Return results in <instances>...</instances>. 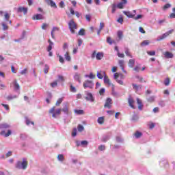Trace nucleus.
I'll return each instance as SVG.
<instances>
[{"label": "nucleus", "mask_w": 175, "mask_h": 175, "mask_svg": "<svg viewBox=\"0 0 175 175\" xmlns=\"http://www.w3.org/2000/svg\"><path fill=\"white\" fill-rule=\"evenodd\" d=\"M104 83L105 84H108V85H111V83H110V79H109V77H107V75L104 77Z\"/></svg>", "instance_id": "27"}, {"label": "nucleus", "mask_w": 175, "mask_h": 175, "mask_svg": "<svg viewBox=\"0 0 175 175\" xmlns=\"http://www.w3.org/2000/svg\"><path fill=\"white\" fill-rule=\"evenodd\" d=\"M107 43H109V44H113V40H111V38H107Z\"/></svg>", "instance_id": "52"}, {"label": "nucleus", "mask_w": 175, "mask_h": 175, "mask_svg": "<svg viewBox=\"0 0 175 175\" xmlns=\"http://www.w3.org/2000/svg\"><path fill=\"white\" fill-rule=\"evenodd\" d=\"M57 159L60 162H64V161H65V157H64V154H59L57 156Z\"/></svg>", "instance_id": "32"}, {"label": "nucleus", "mask_w": 175, "mask_h": 175, "mask_svg": "<svg viewBox=\"0 0 175 175\" xmlns=\"http://www.w3.org/2000/svg\"><path fill=\"white\" fill-rule=\"evenodd\" d=\"M43 18H44L43 15L40 14H37L32 17L33 20H43Z\"/></svg>", "instance_id": "19"}, {"label": "nucleus", "mask_w": 175, "mask_h": 175, "mask_svg": "<svg viewBox=\"0 0 175 175\" xmlns=\"http://www.w3.org/2000/svg\"><path fill=\"white\" fill-rule=\"evenodd\" d=\"M73 77L74 80L78 81V83H81V74L75 72Z\"/></svg>", "instance_id": "13"}, {"label": "nucleus", "mask_w": 175, "mask_h": 175, "mask_svg": "<svg viewBox=\"0 0 175 175\" xmlns=\"http://www.w3.org/2000/svg\"><path fill=\"white\" fill-rule=\"evenodd\" d=\"M116 142L118 143H122L123 139L122 138H121V137H116Z\"/></svg>", "instance_id": "60"}, {"label": "nucleus", "mask_w": 175, "mask_h": 175, "mask_svg": "<svg viewBox=\"0 0 175 175\" xmlns=\"http://www.w3.org/2000/svg\"><path fill=\"white\" fill-rule=\"evenodd\" d=\"M51 85L53 88H54V87H57V85H58V83L57 81H55L53 83H51Z\"/></svg>", "instance_id": "64"}, {"label": "nucleus", "mask_w": 175, "mask_h": 175, "mask_svg": "<svg viewBox=\"0 0 175 175\" xmlns=\"http://www.w3.org/2000/svg\"><path fill=\"white\" fill-rule=\"evenodd\" d=\"M87 96L85 97V99L88 100L89 102H95V98H94V96L92 95V93L87 92L86 94Z\"/></svg>", "instance_id": "8"}, {"label": "nucleus", "mask_w": 175, "mask_h": 175, "mask_svg": "<svg viewBox=\"0 0 175 175\" xmlns=\"http://www.w3.org/2000/svg\"><path fill=\"white\" fill-rule=\"evenodd\" d=\"M62 111L66 114V116L70 114V111H69V103H63V109H62Z\"/></svg>", "instance_id": "7"}, {"label": "nucleus", "mask_w": 175, "mask_h": 175, "mask_svg": "<svg viewBox=\"0 0 175 175\" xmlns=\"http://www.w3.org/2000/svg\"><path fill=\"white\" fill-rule=\"evenodd\" d=\"M68 28L71 33H76L75 29H77V25L75 23V21L70 20L68 23Z\"/></svg>", "instance_id": "2"}, {"label": "nucleus", "mask_w": 175, "mask_h": 175, "mask_svg": "<svg viewBox=\"0 0 175 175\" xmlns=\"http://www.w3.org/2000/svg\"><path fill=\"white\" fill-rule=\"evenodd\" d=\"M124 5L122 2L118 3L116 5L118 9H124Z\"/></svg>", "instance_id": "49"}, {"label": "nucleus", "mask_w": 175, "mask_h": 175, "mask_svg": "<svg viewBox=\"0 0 175 175\" xmlns=\"http://www.w3.org/2000/svg\"><path fill=\"white\" fill-rule=\"evenodd\" d=\"M28 73V68H25L20 72V75H27Z\"/></svg>", "instance_id": "44"}, {"label": "nucleus", "mask_w": 175, "mask_h": 175, "mask_svg": "<svg viewBox=\"0 0 175 175\" xmlns=\"http://www.w3.org/2000/svg\"><path fill=\"white\" fill-rule=\"evenodd\" d=\"M97 122L102 125L105 122V118L104 117H99L97 120Z\"/></svg>", "instance_id": "29"}, {"label": "nucleus", "mask_w": 175, "mask_h": 175, "mask_svg": "<svg viewBox=\"0 0 175 175\" xmlns=\"http://www.w3.org/2000/svg\"><path fill=\"white\" fill-rule=\"evenodd\" d=\"M105 76H106V72L103 70H100L97 72V77L100 80H102V79H103V77L105 78Z\"/></svg>", "instance_id": "12"}, {"label": "nucleus", "mask_w": 175, "mask_h": 175, "mask_svg": "<svg viewBox=\"0 0 175 175\" xmlns=\"http://www.w3.org/2000/svg\"><path fill=\"white\" fill-rule=\"evenodd\" d=\"M172 8V5L170 3H167L163 7V10H167V9Z\"/></svg>", "instance_id": "38"}, {"label": "nucleus", "mask_w": 175, "mask_h": 175, "mask_svg": "<svg viewBox=\"0 0 175 175\" xmlns=\"http://www.w3.org/2000/svg\"><path fill=\"white\" fill-rule=\"evenodd\" d=\"M99 151H105L106 150V146L105 145H100L98 146Z\"/></svg>", "instance_id": "43"}, {"label": "nucleus", "mask_w": 175, "mask_h": 175, "mask_svg": "<svg viewBox=\"0 0 175 175\" xmlns=\"http://www.w3.org/2000/svg\"><path fill=\"white\" fill-rule=\"evenodd\" d=\"M3 16L4 21H6V23H10V24H12V21H10V14L8 13V12L0 10V17H3Z\"/></svg>", "instance_id": "3"}, {"label": "nucleus", "mask_w": 175, "mask_h": 175, "mask_svg": "<svg viewBox=\"0 0 175 175\" xmlns=\"http://www.w3.org/2000/svg\"><path fill=\"white\" fill-rule=\"evenodd\" d=\"M70 91L71 92H76V88H75L73 85H70Z\"/></svg>", "instance_id": "55"}, {"label": "nucleus", "mask_w": 175, "mask_h": 175, "mask_svg": "<svg viewBox=\"0 0 175 175\" xmlns=\"http://www.w3.org/2000/svg\"><path fill=\"white\" fill-rule=\"evenodd\" d=\"M74 112L78 115L84 114V111L82 109H75Z\"/></svg>", "instance_id": "31"}, {"label": "nucleus", "mask_w": 175, "mask_h": 175, "mask_svg": "<svg viewBox=\"0 0 175 175\" xmlns=\"http://www.w3.org/2000/svg\"><path fill=\"white\" fill-rule=\"evenodd\" d=\"M163 54H164L165 58H167V59L173 58L174 57V55H173V53L169 51H166Z\"/></svg>", "instance_id": "18"}, {"label": "nucleus", "mask_w": 175, "mask_h": 175, "mask_svg": "<svg viewBox=\"0 0 175 175\" xmlns=\"http://www.w3.org/2000/svg\"><path fill=\"white\" fill-rule=\"evenodd\" d=\"M1 26L3 28V31H8V29H9V26H8V22H6V21L1 23Z\"/></svg>", "instance_id": "20"}, {"label": "nucleus", "mask_w": 175, "mask_h": 175, "mask_svg": "<svg viewBox=\"0 0 175 175\" xmlns=\"http://www.w3.org/2000/svg\"><path fill=\"white\" fill-rule=\"evenodd\" d=\"M174 32V29H173L165 32L162 36H159V37H157V41L161 42V40H163V39H165V38H167V36H169V35H172V33Z\"/></svg>", "instance_id": "4"}, {"label": "nucleus", "mask_w": 175, "mask_h": 175, "mask_svg": "<svg viewBox=\"0 0 175 175\" xmlns=\"http://www.w3.org/2000/svg\"><path fill=\"white\" fill-rule=\"evenodd\" d=\"M111 137V134L110 133H109L108 134H107L103 137L102 142H103L104 143H106V142H107L108 140L110 139Z\"/></svg>", "instance_id": "16"}, {"label": "nucleus", "mask_w": 175, "mask_h": 175, "mask_svg": "<svg viewBox=\"0 0 175 175\" xmlns=\"http://www.w3.org/2000/svg\"><path fill=\"white\" fill-rule=\"evenodd\" d=\"M150 44V41L149 40H144L141 43V46H148Z\"/></svg>", "instance_id": "39"}, {"label": "nucleus", "mask_w": 175, "mask_h": 175, "mask_svg": "<svg viewBox=\"0 0 175 175\" xmlns=\"http://www.w3.org/2000/svg\"><path fill=\"white\" fill-rule=\"evenodd\" d=\"M64 58H65V59H66L68 62L71 61V59H72V58L70 57V55H69L68 52H66L65 53Z\"/></svg>", "instance_id": "30"}, {"label": "nucleus", "mask_w": 175, "mask_h": 175, "mask_svg": "<svg viewBox=\"0 0 175 175\" xmlns=\"http://www.w3.org/2000/svg\"><path fill=\"white\" fill-rule=\"evenodd\" d=\"M135 59H131L129 60V68H133L135 66Z\"/></svg>", "instance_id": "26"}, {"label": "nucleus", "mask_w": 175, "mask_h": 175, "mask_svg": "<svg viewBox=\"0 0 175 175\" xmlns=\"http://www.w3.org/2000/svg\"><path fill=\"white\" fill-rule=\"evenodd\" d=\"M164 84L167 87L170 84V78H166L164 81Z\"/></svg>", "instance_id": "41"}, {"label": "nucleus", "mask_w": 175, "mask_h": 175, "mask_svg": "<svg viewBox=\"0 0 175 175\" xmlns=\"http://www.w3.org/2000/svg\"><path fill=\"white\" fill-rule=\"evenodd\" d=\"M26 120V124L29 125V124H31L32 125H34L35 123L33 122H31L28 118H25Z\"/></svg>", "instance_id": "51"}, {"label": "nucleus", "mask_w": 175, "mask_h": 175, "mask_svg": "<svg viewBox=\"0 0 175 175\" xmlns=\"http://www.w3.org/2000/svg\"><path fill=\"white\" fill-rule=\"evenodd\" d=\"M139 120V116L134 114L132 117V121H137Z\"/></svg>", "instance_id": "47"}, {"label": "nucleus", "mask_w": 175, "mask_h": 175, "mask_svg": "<svg viewBox=\"0 0 175 175\" xmlns=\"http://www.w3.org/2000/svg\"><path fill=\"white\" fill-rule=\"evenodd\" d=\"M118 57H119V58H124L125 55L124 53H121L120 52H118L117 53Z\"/></svg>", "instance_id": "57"}, {"label": "nucleus", "mask_w": 175, "mask_h": 175, "mask_svg": "<svg viewBox=\"0 0 175 175\" xmlns=\"http://www.w3.org/2000/svg\"><path fill=\"white\" fill-rule=\"evenodd\" d=\"M47 27H49V24L43 23L42 25V29L46 30L47 29Z\"/></svg>", "instance_id": "56"}, {"label": "nucleus", "mask_w": 175, "mask_h": 175, "mask_svg": "<svg viewBox=\"0 0 175 175\" xmlns=\"http://www.w3.org/2000/svg\"><path fill=\"white\" fill-rule=\"evenodd\" d=\"M143 135V133H142L141 132L137 131L135 133V136L136 137V139H139V137H142V136Z\"/></svg>", "instance_id": "36"}, {"label": "nucleus", "mask_w": 175, "mask_h": 175, "mask_svg": "<svg viewBox=\"0 0 175 175\" xmlns=\"http://www.w3.org/2000/svg\"><path fill=\"white\" fill-rule=\"evenodd\" d=\"M49 69H50V67L49 66V65L45 64L44 68V73H45V75H47V73H49Z\"/></svg>", "instance_id": "34"}, {"label": "nucleus", "mask_w": 175, "mask_h": 175, "mask_svg": "<svg viewBox=\"0 0 175 175\" xmlns=\"http://www.w3.org/2000/svg\"><path fill=\"white\" fill-rule=\"evenodd\" d=\"M133 70H135V72H140V66H137L133 68Z\"/></svg>", "instance_id": "62"}, {"label": "nucleus", "mask_w": 175, "mask_h": 175, "mask_svg": "<svg viewBox=\"0 0 175 175\" xmlns=\"http://www.w3.org/2000/svg\"><path fill=\"white\" fill-rule=\"evenodd\" d=\"M147 54L150 56L155 55V51H147Z\"/></svg>", "instance_id": "58"}, {"label": "nucleus", "mask_w": 175, "mask_h": 175, "mask_svg": "<svg viewBox=\"0 0 175 175\" xmlns=\"http://www.w3.org/2000/svg\"><path fill=\"white\" fill-rule=\"evenodd\" d=\"M84 131V126L81 124L78 125V131L79 132H83Z\"/></svg>", "instance_id": "46"}, {"label": "nucleus", "mask_w": 175, "mask_h": 175, "mask_svg": "<svg viewBox=\"0 0 175 175\" xmlns=\"http://www.w3.org/2000/svg\"><path fill=\"white\" fill-rule=\"evenodd\" d=\"M0 135H1V136H4V137H9V136H10V135H12V131L8 130L7 133L5 131H2L0 133Z\"/></svg>", "instance_id": "15"}, {"label": "nucleus", "mask_w": 175, "mask_h": 175, "mask_svg": "<svg viewBox=\"0 0 175 175\" xmlns=\"http://www.w3.org/2000/svg\"><path fill=\"white\" fill-rule=\"evenodd\" d=\"M23 14H27L28 13V8L25 7H19L17 9V13H23Z\"/></svg>", "instance_id": "11"}, {"label": "nucleus", "mask_w": 175, "mask_h": 175, "mask_svg": "<svg viewBox=\"0 0 175 175\" xmlns=\"http://www.w3.org/2000/svg\"><path fill=\"white\" fill-rule=\"evenodd\" d=\"M118 77H120V73L116 72L113 75V78L115 80H118Z\"/></svg>", "instance_id": "59"}, {"label": "nucleus", "mask_w": 175, "mask_h": 175, "mask_svg": "<svg viewBox=\"0 0 175 175\" xmlns=\"http://www.w3.org/2000/svg\"><path fill=\"white\" fill-rule=\"evenodd\" d=\"M124 53L127 57H130V58H133V56L132 55V54H131V52L129 51V49L125 48Z\"/></svg>", "instance_id": "25"}, {"label": "nucleus", "mask_w": 175, "mask_h": 175, "mask_svg": "<svg viewBox=\"0 0 175 175\" xmlns=\"http://www.w3.org/2000/svg\"><path fill=\"white\" fill-rule=\"evenodd\" d=\"M13 155L12 151H9L8 153L5 154V158H9V157H12Z\"/></svg>", "instance_id": "53"}, {"label": "nucleus", "mask_w": 175, "mask_h": 175, "mask_svg": "<svg viewBox=\"0 0 175 175\" xmlns=\"http://www.w3.org/2000/svg\"><path fill=\"white\" fill-rule=\"evenodd\" d=\"M57 31H59V28L57 27H53L51 32L52 39H55V36H54V32H57Z\"/></svg>", "instance_id": "17"}, {"label": "nucleus", "mask_w": 175, "mask_h": 175, "mask_svg": "<svg viewBox=\"0 0 175 175\" xmlns=\"http://www.w3.org/2000/svg\"><path fill=\"white\" fill-rule=\"evenodd\" d=\"M28 166V162L25 159H23V161H18L16 165V169H23V170H25L27 169V167Z\"/></svg>", "instance_id": "1"}, {"label": "nucleus", "mask_w": 175, "mask_h": 175, "mask_svg": "<svg viewBox=\"0 0 175 175\" xmlns=\"http://www.w3.org/2000/svg\"><path fill=\"white\" fill-rule=\"evenodd\" d=\"M118 65L120 68H124V65H125V61L124 60H119L118 61Z\"/></svg>", "instance_id": "35"}, {"label": "nucleus", "mask_w": 175, "mask_h": 175, "mask_svg": "<svg viewBox=\"0 0 175 175\" xmlns=\"http://www.w3.org/2000/svg\"><path fill=\"white\" fill-rule=\"evenodd\" d=\"M13 85L14 91H19L20 90V85L17 82V79H14L12 83H11V85Z\"/></svg>", "instance_id": "9"}, {"label": "nucleus", "mask_w": 175, "mask_h": 175, "mask_svg": "<svg viewBox=\"0 0 175 175\" xmlns=\"http://www.w3.org/2000/svg\"><path fill=\"white\" fill-rule=\"evenodd\" d=\"M57 57H58L59 61L61 64H64L65 62V60L64 59V57H62L60 55H58Z\"/></svg>", "instance_id": "48"}, {"label": "nucleus", "mask_w": 175, "mask_h": 175, "mask_svg": "<svg viewBox=\"0 0 175 175\" xmlns=\"http://www.w3.org/2000/svg\"><path fill=\"white\" fill-rule=\"evenodd\" d=\"M128 102L129 106H131L132 109H135V105H133V103H135V100H133V98L131 97L129 98Z\"/></svg>", "instance_id": "23"}, {"label": "nucleus", "mask_w": 175, "mask_h": 175, "mask_svg": "<svg viewBox=\"0 0 175 175\" xmlns=\"http://www.w3.org/2000/svg\"><path fill=\"white\" fill-rule=\"evenodd\" d=\"M77 135V129H74L72 131V136L75 137Z\"/></svg>", "instance_id": "54"}, {"label": "nucleus", "mask_w": 175, "mask_h": 175, "mask_svg": "<svg viewBox=\"0 0 175 175\" xmlns=\"http://www.w3.org/2000/svg\"><path fill=\"white\" fill-rule=\"evenodd\" d=\"M143 17H144V15L138 14L136 16H135L133 18V20L137 21V20H140V19L143 18Z\"/></svg>", "instance_id": "33"}, {"label": "nucleus", "mask_w": 175, "mask_h": 175, "mask_svg": "<svg viewBox=\"0 0 175 175\" xmlns=\"http://www.w3.org/2000/svg\"><path fill=\"white\" fill-rule=\"evenodd\" d=\"M96 58L98 61L102 59V58H103V53H100L98 52L96 55Z\"/></svg>", "instance_id": "28"}, {"label": "nucleus", "mask_w": 175, "mask_h": 175, "mask_svg": "<svg viewBox=\"0 0 175 175\" xmlns=\"http://www.w3.org/2000/svg\"><path fill=\"white\" fill-rule=\"evenodd\" d=\"M83 88H90V90H92L94 88V83L92 81L86 80L83 82Z\"/></svg>", "instance_id": "6"}, {"label": "nucleus", "mask_w": 175, "mask_h": 175, "mask_svg": "<svg viewBox=\"0 0 175 175\" xmlns=\"http://www.w3.org/2000/svg\"><path fill=\"white\" fill-rule=\"evenodd\" d=\"M105 88H101V89L99 90V94H100V95H103V94H105Z\"/></svg>", "instance_id": "63"}, {"label": "nucleus", "mask_w": 175, "mask_h": 175, "mask_svg": "<svg viewBox=\"0 0 175 175\" xmlns=\"http://www.w3.org/2000/svg\"><path fill=\"white\" fill-rule=\"evenodd\" d=\"M79 35L84 36V35H85V30H84V29H81L79 31Z\"/></svg>", "instance_id": "40"}, {"label": "nucleus", "mask_w": 175, "mask_h": 175, "mask_svg": "<svg viewBox=\"0 0 175 175\" xmlns=\"http://www.w3.org/2000/svg\"><path fill=\"white\" fill-rule=\"evenodd\" d=\"M118 37L119 39H122V31H118Z\"/></svg>", "instance_id": "61"}, {"label": "nucleus", "mask_w": 175, "mask_h": 175, "mask_svg": "<svg viewBox=\"0 0 175 175\" xmlns=\"http://www.w3.org/2000/svg\"><path fill=\"white\" fill-rule=\"evenodd\" d=\"M133 88H134V90H136L137 91L139 88H142V85H137V84L133 83Z\"/></svg>", "instance_id": "45"}, {"label": "nucleus", "mask_w": 175, "mask_h": 175, "mask_svg": "<svg viewBox=\"0 0 175 175\" xmlns=\"http://www.w3.org/2000/svg\"><path fill=\"white\" fill-rule=\"evenodd\" d=\"M17 98V96L14 95H9L8 96L6 97L7 100H12V99H16Z\"/></svg>", "instance_id": "37"}, {"label": "nucleus", "mask_w": 175, "mask_h": 175, "mask_svg": "<svg viewBox=\"0 0 175 175\" xmlns=\"http://www.w3.org/2000/svg\"><path fill=\"white\" fill-rule=\"evenodd\" d=\"M8 128H10V125L8 123L0 124V129H8Z\"/></svg>", "instance_id": "22"}, {"label": "nucleus", "mask_w": 175, "mask_h": 175, "mask_svg": "<svg viewBox=\"0 0 175 175\" xmlns=\"http://www.w3.org/2000/svg\"><path fill=\"white\" fill-rule=\"evenodd\" d=\"M64 100V99L62 98H59L57 102H56V106H59V105H61L62 103V101Z\"/></svg>", "instance_id": "42"}, {"label": "nucleus", "mask_w": 175, "mask_h": 175, "mask_svg": "<svg viewBox=\"0 0 175 175\" xmlns=\"http://www.w3.org/2000/svg\"><path fill=\"white\" fill-rule=\"evenodd\" d=\"M45 2L47 5H51V8H53L54 9H57V4L53 0H45Z\"/></svg>", "instance_id": "14"}, {"label": "nucleus", "mask_w": 175, "mask_h": 175, "mask_svg": "<svg viewBox=\"0 0 175 175\" xmlns=\"http://www.w3.org/2000/svg\"><path fill=\"white\" fill-rule=\"evenodd\" d=\"M111 105H113V100H111V98H107L104 107H107V109H111Z\"/></svg>", "instance_id": "10"}, {"label": "nucleus", "mask_w": 175, "mask_h": 175, "mask_svg": "<svg viewBox=\"0 0 175 175\" xmlns=\"http://www.w3.org/2000/svg\"><path fill=\"white\" fill-rule=\"evenodd\" d=\"M137 103L138 105L139 110H143V104L142 103V100H140V98H137Z\"/></svg>", "instance_id": "21"}, {"label": "nucleus", "mask_w": 175, "mask_h": 175, "mask_svg": "<svg viewBox=\"0 0 175 175\" xmlns=\"http://www.w3.org/2000/svg\"><path fill=\"white\" fill-rule=\"evenodd\" d=\"M54 111L55 112L54 113ZM61 111H62L61 109H58L55 111V107H52L49 110V113L52 114V117L53 118H57V116H59V114H61Z\"/></svg>", "instance_id": "5"}, {"label": "nucleus", "mask_w": 175, "mask_h": 175, "mask_svg": "<svg viewBox=\"0 0 175 175\" xmlns=\"http://www.w3.org/2000/svg\"><path fill=\"white\" fill-rule=\"evenodd\" d=\"M117 5L116 4H113L112 5V13H116V10H117Z\"/></svg>", "instance_id": "50"}, {"label": "nucleus", "mask_w": 175, "mask_h": 175, "mask_svg": "<svg viewBox=\"0 0 175 175\" xmlns=\"http://www.w3.org/2000/svg\"><path fill=\"white\" fill-rule=\"evenodd\" d=\"M123 13L126 16L129 18H133L135 17V14H132L131 12L124 11Z\"/></svg>", "instance_id": "24"}]
</instances>
